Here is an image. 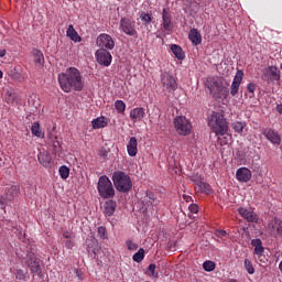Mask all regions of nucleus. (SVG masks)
<instances>
[{"label": "nucleus", "mask_w": 282, "mask_h": 282, "mask_svg": "<svg viewBox=\"0 0 282 282\" xmlns=\"http://www.w3.org/2000/svg\"><path fill=\"white\" fill-rule=\"evenodd\" d=\"M112 182H113L115 188H117L119 193H129V191L133 188L131 176H129L128 174L121 171H117L112 174Z\"/></svg>", "instance_id": "nucleus-4"}, {"label": "nucleus", "mask_w": 282, "mask_h": 282, "mask_svg": "<svg viewBox=\"0 0 282 282\" xmlns=\"http://www.w3.org/2000/svg\"><path fill=\"white\" fill-rule=\"evenodd\" d=\"M95 56H96L97 63L99 65H104V67H109V65H111V61H113L111 53L106 48L97 50L95 53Z\"/></svg>", "instance_id": "nucleus-13"}, {"label": "nucleus", "mask_w": 282, "mask_h": 282, "mask_svg": "<svg viewBox=\"0 0 282 282\" xmlns=\"http://www.w3.org/2000/svg\"><path fill=\"white\" fill-rule=\"evenodd\" d=\"M188 210L194 213V214H197V213H199V206H197V204H191L188 206Z\"/></svg>", "instance_id": "nucleus-44"}, {"label": "nucleus", "mask_w": 282, "mask_h": 282, "mask_svg": "<svg viewBox=\"0 0 282 282\" xmlns=\"http://www.w3.org/2000/svg\"><path fill=\"white\" fill-rule=\"evenodd\" d=\"M0 204H1L2 206H4V204H6V198H4L3 196H0Z\"/></svg>", "instance_id": "nucleus-52"}, {"label": "nucleus", "mask_w": 282, "mask_h": 282, "mask_svg": "<svg viewBox=\"0 0 282 282\" xmlns=\"http://www.w3.org/2000/svg\"><path fill=\"white\" fill-rule=\"evenodd\" d=\"M58 173L62 180H67V177H69V167H67L66 165H62L58 170Z\"/></svg>", "instance_id": "nucleus-36"}, {"label": "nucleus", "mask_w": 282, "mask_h": 282, "mask_svg": "<svg viewBox=\"0 0 282 282\" xmlns=\"http://www.w3.org/2000/svg\"><path fill=\"white\" fill-rule=\"evenodd\" d=\"M126 246H127L128 250H131V251L138 249V243H134V242L131 241V240H127V241H126Z\"/></svg>", "instance_id": "nucleus-41"}, {"label": "nucleus", "mask_w": 282, "mask_h": 282, "mask_svg": "<svg viewBox=\"0 0 282 282\" xmlns=\"http://www.w3.org/2000/svg\"><path fill=\"white\" fill-rule=\"evenodd\" d=\"M228 232L224 229H217L216 230V237H226Z\"/></svg>", "instance_id": "nucleus-47"}, {"label": "nucleus", "mask_w": 282, "mask_h": 282, "mask_svg": "<svg viewBox=\"0 0 282 282\" xmlns=\"http://www.w3.org/2000/svg\"><path fill=\"white\" fill-rule=\"evenodd\" d=\"M37 160L45 169H50L52 166V155L47 151H41L37 154Z\"/></svg>", "instance_id": "nucleus-21"}, {"label": "nucleus", "mask_w": 282, "mask_h": 282, "mask_svg": "<svg viewBox=\"0 0 282 282\" xmlns=\"http://www.w3.org/2000/svg\"><path fill=\"white\" fill-rule=\"evenodd\" d=\"M127 151L130 158H135V155H138V139H135V137L130 138V141L127 144Z\"/></svg>", "instance_id": "nucleus-22"}, {"label": "nucleus", "mask_w": 282, "mask_h": 282, "mask_svg": "<svg viewBox=\"0 0 282 282\" xmlns=\"http://www.w3.org/2000/svg\"><path fill=\"white\" fill-rule=\"evenodd\" d=\"M31 133L35 135V138H44L45 133L41 130V123L34 122L31 127Z\"/></svg>", "instance_id": "nucleus-28"}, {"label": "nucleus", "mask_w": 282, "mask_h": 282, "mask_svg": "<svg viewBox=\"0 0 282 282\" xmlns=\"http://www.w3.org/2000/svg\"><path fill=\"white\" fill-rule=\"evenodd\" d=\"M96 43L98 47H101V50L111 51L116 47V41H113V37L107 33L99 34Z\"/></svg>", "instance_id": "nucleus-10"}, {"label": "nucleus", "mask_w": 282, "mask_h": 282, "mask_svg": "<svg viewBox=\"0 0 282 282\" xmlns=\"http://www.w3.org/2000/svg\"><path fill=\"white\" fill-rule=\"evenodd\" d=\"M198 187L200 188L202 193H205V195H210V193H213V189L208 183L200 182Z\"/></svg>", "instance_id": "nucleus-35"}, {"label": "nucleus", "mask_w": 282, "mask_h": 282, "mask_svg": "<svg viewBox=\"0 0 282 282\" xmlns=\"http://www.w3.org/2000/svg\"><path fill=\"white\" fill-rule=\"evenodd\" d=\"M13 274L15 275V279L18 281H25V279H28V271H24L22 269H15L13 271Z\"/></svg>", "instance_id": "nucleus-33"}, {"label": "nucleus", "mask_w": 282, "mask_h": 282, "mask_svg": "<svg viewBox=\"0 0 282 282\" xmlns=\"http://www.w3.org/2000/svg\"><path fill=\"white\" fill-rule=\"evenodd\" d=\"M115 109L117 113H124V111H127V104L122 100H117L115 101Z\"/></svg>", "instance_id": "nucleus-34"}, {"label": "nucleus", "mask_w": 282, "mask_h": 282, "mask_svg": "<svg viewBox=\"0 0 282 282\" xmlns=\"http://www.w3.org/2000/svg\"><path fill=\"white\" fill-rule=\"evenodd\" d=\"M31 272L39 274L41 272V260L36 258V254L29 253L26 261Z\"/></svg>", "instance_id": "nucleus-16"}, {"label": "nucleus", "mask_w": 282, "mask_h": 282, "mask_svg": "<svg viewBox=\"0 0 282 282\" xmlns=\"http://www.w3.org/2000/svg\"><path fill=\"white\" fill-rule=\"evenodd\" d=\"M143 204H145V206H152L153 204H158L155 203V194H153V192L151 191H147Z\"/></svg>", "instance_id": "nucleus-30"}, {"label": "nucleus", "mask_w": 282, "mask_h": 282, "mask_svg": "<svg viewBox=\"0 0 282 282\" xmlns=\"http://www.w3.org/2000/svg\"><path fill=\"white\" fill-rule=\"evenodd\" d=\"M75 246V242H74V239H66L65 241V247L68 249V250H72Z\"/></svg>", "instance_id": "nucleus-45"}, {"label": "nucleus", "mask_w": 282, "mask_h": 282, "mask_svg": "<svg viewBox=\"0 0 282 282\" xmlns=\"http://www.w3.org/2000/svg\"><path fill=\"white\" fill-rule=\"evenodd\" d=\"M267 234L268 237H274V239L282 237V220L279 218L270 220L267 227Z\"/></svg>", "instance_id": "nucleus-12"}, {"label": "nucleus", "mask_w": 282, "mask_h": 282, "mask_svg": "<svg viewBox=\"0 0 282 282\" xmlns=\"http://www.w3.org/2000/svg\"><path fill=\"white\" fill-rule=\"evenodd\" d=\"M119 26L123 34L127 36H138V31L135 30V22L129 18H121Z\"/></svg>", "instance_id": "nucleus-8"}, {"label": "nucleus", "mask_w": 282, "mask_h": 282, "mask_svg": "<svg viewBox=\"0 0 282 282\" xmlns=\"http://www.w3.org/2000/svg\"><path fill=\"white\" fill-rule=\"evenodd\" d=\"M208 126L216 135H226L228 133V121L219 112H213L210 115Z\"/></svg>", "instance_id": "nucleus-3"}, {"label": "nucleus", "mask_w": 282, "mask_h": 282, "mask_svg": "<svg viewBox=\"0 0 282 282\" xmlns=\"http://www.w3.org/2000/svg\"><path fill=\"white\" fill-rule=\"evenodd\" d=\"M33 61L37 67H43V65H45V56H43V52L39 50L33 51Z\"/></svg>", "instance_id": "nucleus-26"}, {"label": "nucleus", "mask_w": 282, "mask_h": 282, "mask_svg": "<svg viewBox=\"0 0 282 282\" xmlns=\"http://www.w3.org/2000/svg\"><path fill=\"white\" fill-rule=\"evenodd\" d=\"M97 189L104 199H109L116 195V189L113 188V183H111V180L107 176H100L98 184H97Z\"/></svg>", "instance_id": "nucleus-5"}, {"label": "nucleus", "mask_w": 282, "mask_h": 282, "mask_svg": "<svg viewBox=\"0 0 282 282\" xmlns=\"http://www.w3.org/2000/svg\"><path fill=\"white\" fill-rule=\"evenodd\" d=\"M203 269L205 272H213L215 270V262L207 260L203 263Z\"/></svg>", "instance_id": "nucleus-37"}, {"label": "nucleus", "mask_w": 282, "mask_h": 282, "mask_svg": "<svg viewBox=\"0 0 282 282\" xmlns=\"http://www.w3.org/2000/svg\"><path fill=\"white\" fill-rule=\"evenodd\" d=\"M155 263H151L149 267H148V270L149 272H151L152 276H154V279H158V273H155Z\"/></svg>", "instance_id": "nucleus-43"}, {"label": "nucleus", "mask_w": 282, "mask_h": 282, "mask_svg": "<svg viewBox=\"0 0 282 282\" xmlns=\"http://www.w3.org/2000/svg\"><path fill=\"white\" fill-rule=\"evenodd\" d=\"M275 109H276L278 113H280V116H282V104H279Z\"/></svg>", "instance_id": "nucleus-48"}, {"label": "nucleus", "mask_w": 282, "mask_h": 282, "mask_svg": "<svg viewBox=\"0 0 282 282\" xmlns=\"http://www.w3.org/2000/svg\"><path fill=\"white\" fill-rule=\"evenodd\" d=\"M262 80L265 83H274V80H281V70L276 66H269L263 69Z\"/></svg>", "instance_id": "nucleus-11"}, {"label": "nucleus", "mask_w": 282, "mask_h": 282, "mask_svg": "<svg viewBox=\"0 0 282 282\" xmlns=\"http://www.w3.org/2000/svg\"><path fill=\"white\" fill-rule=\"evenodd\" d=\"M247 124L243 121H234L231 123V129H234V131L236 133H243V129H246Z\"/></svg>", "instance_id": "nucleus-31"}, {"label": "nucleus", "mask_w": 282, "mask_h": 282, "mask_svg": "<svg viewBox=\"0 0 282 282\" xmlns=\"http://www.w3.org/2000/svg\"><path fill=\"white\" fill-rule=\"evenodd\" d=\"M262 135L267 138L271 144H274L275 147H279L281 144V134H279V131L272 129V128H265L262 130Z\"/></svg>", "instance_id": "nucleus-14"}, {"label": "nucleus", "mask_w": 282, "mask_h": 282, "mask_svg": "<svg viewBox=\"0 0 282 282\" xmlns=\"http://www.w3.org/2000/svg\"><path fill=\"white\" fill-rule=\"evenodd\" d=\"M144 254H145L144 248H140L138 252H135L132 256V261H134L135 263H142V261H144Z\"/></svg>", "instance_id": "nucleus-32"}, {"label": "nucleus", "mask_w": 282, "mask_h": 282, "mask_svg": "<svg viewBox=\"0 0 282 282\" xmlns=\"http://www.w3.org/2000/svg\"><path fill=\"white\" fill-rule=\"evenodd\" d=\"M59 87L65 94L70 91H83L85 88V80H83V74L76 67H68L64 73H59L57 76Z\"/></svg>", "instance_id": "nucleus-1"}, {"label": "nucleus", "mask_w": 282, "mask_h": 282, "mask_svg": "<svg viewBox=\"0 0 282 282\" xmlns=\"http://www.w3.org/2000/svg\"><path fill=\"white\" fill-rule=\"evenodd\" d=\"M183 199L188 203V202H191L193 198H192L191 196L184 194V195H183Z\"/></svg>", "instance_id": "nucleus-50"}, {"label": "nucleus", "mask_w": 282, "mask_h": 282, "mask_svg": "<svg viewBox=\"0 0 282 282\" xmlns=\"http://www.w3.org/2000/svg\"><path fill=\"white\" fill-rule=\"evenodd\" d=\"M227 282H237V280H235V279H231V280H229V281H227Z\"/></svg>", "instance_id": "nucleus-53"}, {"label": "nucleus", "mask_w": 282, "mask_h": 282, "mask_svg": "<svg viewBox=\"0 0 282 282\" xmlns=\"http://www.w3.org/2000/svg\"><path fill=\"white\" fill-rule=\"evenodd\" d=\"M245 269L247 270L248 274L254 273V267L252 265V261L249 259H245Z\"/></svg>", "instance_id": "nucleus-38"}, {"label": "nucleus", "mask_w": 282, "mask_h": 282, "mask_svg": "<svg viewBox=\"0 0 282 282\" xmlns=\"http://www.w3.org/2000/svg\"><path fill=\"white\" fill-rule=\"evenodd\" d=\"M229 86L230 84L226 83V79L219 76L208 77L206 80V87L209 89V94L213 98H228L230 94Z\"/></svg>", "instance_id": "nucleus-2"}, {"label": "nucleus", "mask_w": 282, "mask_h": 282, "mask_svg": "<svg viewBox=\"0 0 282 282\" xmlns=\"http://www.w3.org/2000/svg\"><path fill=\"white\" fill-rule=\"evenodd\" d=\"M241 80H243V70H237L230 87L231 96L239 94V87H241Z\"/></svg>", "instance_id": "nucleus-17"}, {"label": "nucleus", "mask_w": 282, "mask_h": 282, "mask_svg": "<svg viewBox=\"0 0 282 282\" xmlns=\"http://www.w3.org/2000/svg\"><path fill=\"white\" fill-rule=\"evenodd\" d=\"M93 129H105L109 124V119L105 116L98 117L91 121Z\"/></svg>", "instance_id": "nucleus-24"}, {"label": "nucleus", "mask_w": 282, "mask_h": 282, "mask_svg": "<svg viewBox=\"0 0 282 282\" xmlns=\"http://www.w3.org/2000/svg\"><path fill=\"white\" fill-rule=\"evenodd\" d=\"M117 204L113 200H108L105 203V215L107 217L113 216V213H116Z\"/></svg>", "instance_id": "nucleus-27"}, {"label": "nucleus", "mask_w": 282, "mask_h": 282, "mask_svg": "<svg viewBox=\"0 0 282 282\" xmlns=\"http://www.w3.org/2000/svg\"><path fill=\"white\" fill-rule=\"evenodd\" d=\"M62 236L64 239H76V235H74V232L67 231V230L64 231Z\"/></svg>", "instance_id": "nucleus-42"}, {"label": "nucleus", "mask_w": 282, "mask_h": 282, "mask_svg": "<svg viewBox=\"0 0 282 282\" xmlns=\"http://www.w3.org/2000/svg\"><path fill=\"white\" fill-rule=\"evenodd\" d=\"M173 124L178 135H191V132L193 131V124L191 123V120L184 116H177L174 118Z\"/></svg>", "instance_id": "nucleus-6"}, {"label": "nucleus", "mask_w": 282, "mask_h": 282, "mask_svg": "<svg viewBox=\"0 0 282 282\" xmlns=\"http://www.w3.org/2000/svg\"><path fill=\"white\" fill-rule=\"evenodd\" d=\"M140 19L145 25H149V23L153 21V19L151 18V14L149 13H141Z\"/></svg>", "instance_id": "nucleus-39"}, {"label": "nucleus", "mask_w": 282, "mask_h": 282, "mask_svg": "<svg viewBox=\"0 0 282 282\" xmlns=\"http://www.w3.org/2000/svg\"><path fill=\"white\" fill-rule=\"evenodd\" d=\"M144 116H147V111L142 107L133 108L130 111V120L132 122H142V120H144Z\"/></svg>", "instance_id": "nucleus-20"}, {"label": "nucleus", "mask_w": 282, "mask_h": 282, "mask_svg": "<svg viewBox=\"0 0 282 282\" xmlns=\"http://www.w3.org/2000/svg\"><path fill=\"white\" fill-rule=\"evenodd\" d=\"M236 178L242 183L250 182L252 180V172L248 167H240L236 172Z\"/></svg>", "instance_id": "nucleus-18"}, {"label": "nucleus", "mask_w": 282, "mask_h": 282, "mask_svg": "<svg viewBox=\"0 0 282 282\" xmlns=\"http://www.w3.org/2000/svg\"><path fill=\"white\" fill-rule=\"evenodd\" d=\"M251 246L254 248V254L258 263L260 265H268V261H270V256L265 254V248H263V242L261 239H252Z\"/></svg>", "instance_id": "nucleus-7"}, {"label": "nucleus", "mask_w": 282, "mask_h": 282, "mask_svg": "<svg viewBox=\"0 0 282 282\" xmlns=\"http://www.w3.org/2000/svg\"><path fill=\"white\" fill-rule=\"evenodd\" d=\"M189 41L193 45H202V33L197 29H192L188 34Z\"/></svg>", "instance_id": "nucleus-23"}, {"label": "nucleus", "mask_w": 282, "mask_h": 282, "mask_svg": "<svg viewBox=\"0 0 282 282\" xmlns=\"http://www.w3.org/2000/svg\"><path fill=\"white\" fill-rule=\"evenodd\" d=\"M161 83L163 87V91H167V94H173L177 91V82L175 77L169 73H164L161 77Z\"/></svg>", "instance_id": "nucleus-9"}, {"label": "nucleus", "mask_w": 282, "mask_h": 282, "mask_svg": "<svg viewBox=\"0 0 282 282\" xmlns=\"http://www.w3.org/2000/svg\"><path fill=\"white\" fill-rule=\"evenodd\" d=\"M247 89H248L249 94H254V91L257 90V85L250 83V84H248Z\"/></svg>", "instance_id": "nucleus-46"}, {"label": "nucleus", "mask_w": 282, "mask_h": 282, "mask_svg": "<svg viewBox=\"0 0 282 282\" xmlns=\"http://www.w3.org/2000/svg\"><path fill=\"white\" fill-rule=\"evenodd\" d=\"M171 51L178 61H184V51L177 44L171 46Z\"/></svg>", "instance_id": "nucleus-29"}, {"label": "nucleus", "mask_w": 282, "mask_h": 282, "mask_svg": "<svg viewBox=\"0 0 282 282\" xmlns=\"http://www.w3.org/2000/svg\"><path fill=\"white\" fill-rule=\"evenodd\" d=\"M162 28L165 32L173 31V20L171 13H169L166 9H163L162 11Z\"/></svg>", "instance_id": "nucleus-19"}, {"label": "nucleus", "mask_w": 282, "mask_h": 282, "mask_svg": "<svg viewBox=\"0 0 282 282\" xmlns=\"http://www.w3.org/2000/svg\"><path fill=\"white\" fill-rule=\"evenodd\" d=\"M12 199H13V197H12V196H10V197H9V200H10V202H12Z\"/></svg>", "instance_id": "nucleus-54"}, {"label": "nucleus", "mask_w": 282, "mask_h": 282, "mask_svg": "<svg viewBox=\"0 0 282 282\" xmlns=\"http://www.w3.org/2000/svg\"><path fill=\"white\" fill-rule=\"evenodd\" d=\"M66 36L70 39V41H74V43H80L83 41V37L78 35V32H76V29H74V25L69 24L68 29L66 31Z\"/></svg>", "instance_id": "nucleus-25"}, {"label": "nucleus", "mask_w": 282, "mask_h": 282, "mask_svg": "<svg viewBox=\"0 0 282 282\" xmlns=\"http://www.w3.org/2000/svg\"><path fill=\"white\" fill-rule=\"evenodd\" d=\"M238 213L246 221H249V224H257L259 221V216L253 210L246 207L238 208Z\"/></svg>", "instance_id": "nucleus-15"}, {"label": "nucleus", "mask_w": 282, "mask_h": 282, "mask_svg": "<svg viewBox=\"0 0 282 282\" xmlns=\"http://www.w3.org/2000/svg\"><path fill=\"white\" fill-rule=\"evenodd\" d=\"M6 50H0V58H3V56H6Z\"/></svg>", "instance_id": "nucleus-51"}, {"label": "nucleus", "mask_w": 282, "mask_h": 282, "mask_svg": "<svg viewBox=\"0 0 282 282\" xmlns=\"http://www.w3.org/2000/svg\"><path fill=\"white\" fill-rule=\"evenodd\" d=\"M99 155L100 158H107V150H100Z\"/></svg>", "instance_id": "nucleus-49"}, {"label": "nucleus", "mask_w": 282, "mask_h": 282, "mask_svg": "<svg viewBox=\"0 0 282 282\" xmlns=\"http://www.w3.org/2000/svg\"><path fill=\"white\" fill-rule=\"evenodd\" d=\"M97 234L98 236L101 238V239H106V235H107V228L100 226L97 230Z\"/></svg>", "instance_id": "nucleus-40"}]
</instances>
